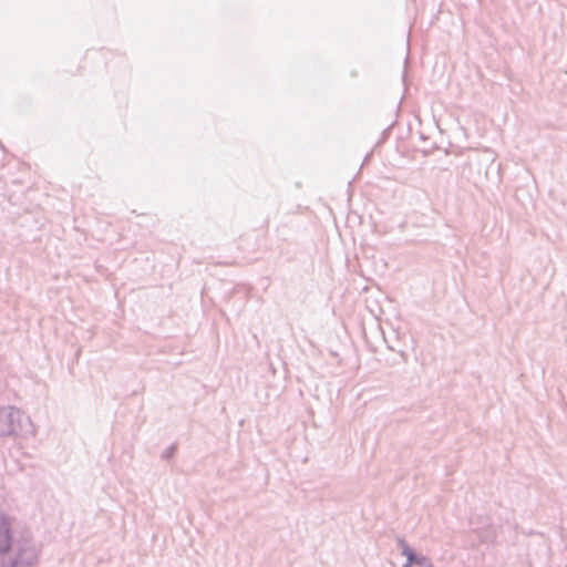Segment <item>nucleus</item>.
<instances>
[{
	"mask_svg": "<svg viewBox=\"0 0 567 567\" xmlns=\"http://www.w3.org/2000/svg\"><path fill=\"white\" fill-rule=\"evenodd\" d=\"M404 554L408 556V558H409V560H410V563H411V561L413 560V555H412V553H411L410 550H408V549H406V550H404Z\"/></svg>",
	"mask_w": 567,
	"mask_h": 567,
	"instance_id": "f03ea898",
	"label": "nucleus"
},
{
	"mask_svg": "<svg viewBox=\"0 0 567 567\" xmlns=\"http://www.w3.org/2000/svg\"><path fill=\"white\" fill-rule=\"evenodd\" d=\"M10 546L9 524L2 522L0 525V551H7Z\"/></svg>",
	"mask_w": 567,
	"mask_h": 567,
	"instance_id": "f257e3e1",
	"label": "nucleus"
}]
</instances>
